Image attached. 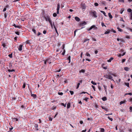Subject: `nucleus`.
<instances>
[{"label": "nucleus", "mask_w": 132, "mask_h": 132, "mask_svg": "<svg viewBox=\"0 0 132 132\" xmlns=\"http://www.w3.org/2000/svg\"><path fill=\"white\" fill-rule=\"evenodd\" d=\"M85 93H87L88 94V95H90L87 92H81V93H80V94H85Z\"/></svg>", "instance_id": "obj_43"}, {"label": "nucleus", "mask_w": 132, "mask_h": 132, "mask_svg": "<svg viewBox=\"0 0 132 132\" xmlns=\"http://www.w3.org/2000/svg\"><path fill=\"white\" fill-rule=\"evenodd\" d=\"M86 55L87 56L90 57V55L87 52L86 53Z\"/></svg>", "instance_id": "obj_39"}, {"label": "nucleus", "mask_w": 132, "mask_h": 132, "mask_svg": "<svg viewBox=\"0 0 132 132\" xmlns=\"http://www.w3.org/2000/svg\"><path fill=\"white\" fill-rule=\"evenodd\" d=\"M101 129V132H104L105 131V129L103 128H100Z\"/></svg>", "instance_id": "obj_21"}, {"label": "nucleus", "mask_w": 132, "mask_h": 132, "mask_svg": "<svg viewBox=\"0 0 132 132\" xmlns=\"http://www.w3.org/2000/svg\"><path fill=\"white\" fill-rule=\"evenodd\" d=\"M61 105L63 106H64V107H65L66 106V104H64V103H61Z\"/></svg>", "instance_id": "obj_46"}, {"label": "nucleus", "mask_w": 132, "mask_h": 132, "mask_svg": "<svg viewBox=\"0 0 132 132\" xmlns=\"http://www.w3.org/2000/svg\"><path fill=\"white\" fill-rule=\"evenodd\" d=\"M50 58H48L46 60V61H47V62L48 63L50 64L51 63V60H50Z\"/></svg>", "instance_id": "obj_8"}, {"label": "nucleus", "mask_w": 132, "mask_h": 132, "mask_svg": "<svg viewBox=\"0 0 132 132\" xmlns=\"http://www.w3.org/2000/svg\"><path fill=\"white\" fill-rule=\"evenodd\" d=\"M8 71L9 72L15 71V70L14 69H12V70L8 69Z\"/></svg>", "instance_id": "obj_34"}, {"label": "nucleus", "mask_w": 132, "mask_h": 132, "mask_svg": "<svg viewBox=\"0 0 132 132\" xmlns=\"http://www.w3.org/2000/svg\"><path fill=\"white\" fill-rule=\"evenodd\" d=\"M57 15V14L56 13H54L53 14V16L54 17L56 16Z\"/></svg>", "instance_id": "obj_42"}, {"label": "nucleus", "mask_w": 132, "mask_h": 132, "mask_svg": "<svg viewBox=\"0 0 132 132\" xmlns=\"http://www.w3.org/2000/svg\"><path fill=\"white\" fill-rule=\"evenodd\" d=\"M91 83L93 84L94 85H96L97 84L94 81H91Z\"/></svg>", "instance_id": "obj_29"}, {"label": "nucleus", "mask_w": 132, "mask_h": 132, "mask_svg": "<svg viewBox=\"0 0 132 132\" xmlns=\"http://www.w3.org/2000/svg\"><path fill=\"white\" fill-rule=\"evenodd\" d=\"M32 31L35 34H36V30L34 28H33L32 29Z\"/></svg>", "instance_id": "obj_36"}, {"label": "nucleus", "mask_w": 132, "mask_h": 132, "mask_svg": "<svg viewBox=\"0 0 132 132\" xmlns=\"http://www.w3.org/2000/svg\"><path fill=\"white\" fill-rule=\"evenodd\" d=\"M101 108L102 109H104L106 111H107V109L104 106H101Z\"/></svg>", "instance_id": "obj_22"}, {"label": "nucleus", "mask_w": 132, "mask_h": 132, "mask_svg": "<svg viewBox=\"0 0 132 132\" xmlns=\"http://www.w3.org/2000/svg\"><path fill=\"white\" fill-rule=\"evenodd\" d=\"M14 26L15 28H19L20 29L21 28V25H13Z\"/></svg>", "instance_id": "obj_11"}, {"label": "nucleus", "mask_w": 132, "mask_h": 132, "mask_svg": "<svg viewBox=\"0 0 132 132\" xmlns=\"http://www.w3.org/2000/svg\"><path fill=\"white\" fill-rule=\"evenodd\" d=\"M15 33L18 35H19V32H15Z\"/></svg>", "instance_id": "obj_63"}, {"label": "nucleus", "mask_w": 132, "mask_h": 132, "mask_svg": "<svg viewBox=\"0 0 132 132\" xmlns=\"http://www.w3.org/2000/svg\"><path fill=\"white\" fill-rule=\"evenodd\" d=\"M81 8L82 10L85 9H86V7L84 4H81Z\"/></svg>", "instance_id": "obj_13"}, {"label": "nucleus", "mask_w": 132, "mask_h": 132, "mask_svg": "<svg viewBox=\"0 0 132 132\" xmlns=\"http://www.w3.org/2000/svg\"><path fill=\"white\" fill-rule=\"evenodd\" d=\"M60 7V4L59 3H58L57 4V10H59Z\"/></svg>", "instance_id": "obj_27"}, {"label": "nucleus", "mask_w": 132, "mask_h": 132, "mask_svg": "<svg viewBox=\"0 0 132 132\" xmlns=\"http://www.w3.org/2000/svg\"><path fill=\"white\" fill-rule=\"evenodd\" d=\"M70 58L71 57L70 56H69L68 58V59L69 60V63L70 62Z\"/></svg>", "instance_id": "obj_35"}, {"label": "nucleus", "mask_w": 132, "mask_h": 132, "mask_svg": "<svg viewBox=\"0 0 132 132\" xmlns=\"http://www.w3.org/2000/svg\"><path fill=\"white\" fill-rule=\"evenodd\" d=\"M127 11L129 12H131V9L129 8V9H127Z\"/></svg>", "instance_id": "obj_37"}, {"label": "nucleus", "mask_w": 132, "mask_h": 132, "mask_svg": "<svg viewBox=\"0 0 132 132\" xmlns=\"http://www.w3.org/2000/svg\"><path fill=\"white\" fill-rule=\"evenodd\" d=\"M108 119L110 120L111 121H112L113 120V119L112 118H110L109 117H108Z\"/></svg>", "instance_id": "obj_40"}, {"label": "nucleus", "mask_w": 132, "mask_h": 132, "mask_svg": "<svg viewBox=\"0 0 132 132\" xmlns=\"http://www.w3.org/2000/svg\"><path fill=\"white\" fill-rule=\"evenodd\" d=\"M90 14L95 18H96L97 17V16L96 15V12L95 11H91Z\"/></svg>", "instance_id": "obj_2"}, {"label": "nucleus", "mask_w": 132, "mask_h": 132, "mask_svg": "<svg viewBox=\"0 0 132 132\" xmlns=\"http://www.w3.org/2000/svg\"><path fill=\"white\" fill-rule=\"evenodd\" d=\"M70 93L71 95H73L74 94V92L73 91H70Z\"/></svg>", "instance_id": "obj_45"}, {"label": "nucleus", "mask_w": 132, "mask_h": 132, "mask_svg": "<svg viewBox=\"0 0 132 132\" xmlns=\"http://www.w3.org/2000/svg\"><path fill=\"white\" fill-rule=\"evenodd\" d=\"M70 106V104L69 103H68L67 104V108L68 109L69 108Z\"/></svg>", "instance_id": "obj_15"}, {"label": "nucleus", "mask_w": 132, "mask_h": 132, "mask_svg": "<svg viewBox=\"0 0 132 132\" xmlns=\"http://www.w3.org/2000/svg\"><path fill=\"white\" fill-rule=\"evenodd\" d=\"M1 44H2V46H3L4 48H7L6 46L7 44V43L3 41L1 42Z\"/></svg>", "instance_id": "obj_5"}, {"label": "nucleus", "mask_w": 132, "mask_h": 132, "mask_svg": "<svg viewBox=\"0 0 132 132\" xmlns=\"http://www.w3.org/2000/svg\"><path fill=\"white\" fill-rule=\"evenodd\" d=\"M61 71V69H59V70H55V72H60Z\"/></svg>", "instance_id": "obj_38"}, {"label": "nucleus", "mask_w": 132, "mask_h": 132, "mask_svg": "<svg viewBox=\"0 0 132 132\" xmlns=\"http://www.w3.org/2000/svg\"><path fill=\"white\" fill-rule=\"evenodd\" d=\"M117 28L118 29V31H119L122 32L123 31V30L122 29L118 27Z\"/></svg>", "instance_id": "obj_31"}, {"label": "nucleus", "mask_w": 132, "mask_h": 132, "mask_svg": "<svg viewBox=\"0 0 132 132\" xmlns=\"http://www.w3.org/2000/svg\"><path fill=\"white\" fill-rule=\"evenodd\" d=\"M8 56L11 58H12V53H11V54H9L8 55Z\"/></svg>", "instance_id": "obj_32"}, {"label": "nucleus", "mask_w": 132, "mask_h": 132, "mask_svg": "<svg viewBox=\"0 0 132 132\" xmlns=\"http://www.w3.org/2000/svg\"><path fill=\"white\" fill-rule=\"evenodd\" d=\"M113 59V58L112 57H111L109 60H108L107 61L109 62H110Z\"/></svg>", "instance_id": "obj_14"}, {"label": "nucleus", "mask_w": 132, "mask_h": 132, "mask_svg": "<svg viewBox=\"0 0 132 132\" xmlns=\"http://www.w3.org/2000/svg\"><path fill=\"white\" fill-rule=\"evenodd\" d=\"M92 87L93 88V89L95 91V87L94 86L92 85Z\"/></svg>", "instance_id": "obj_51"}, {"label": "nucleus", "mask_w": 132, "mask_h": 132, "mask_svg": "<svg viewBox=\"0 0 132 132\" xmlns=\"http://www.w3.org/2000/svg\"><path fill=\"white\" fill-rule=\"evenodd\" d=\"M49 120L50 121H52V118L50 117L49 118Z\"/></svg>", "instance_id": "obj_52"}, {"label": "nucleus", "mask_w": 132, "mask_h": 132, "mask_svg": "<svg viewBox=\"0 0 132 132\" xmlns=\"http://www.w3.org/2000/svg\"><path fill=\"white\" fill-rule=\"evenodd\" d=\"M92 40L94 41H96V39L95 38H92Z\"/></svg>", "instance_id": "obj_61"}, {"label": "nucleus", "mask_w": 132, "mask_h": 132, "mask_svg": "<svg viewBox=\"0 0 132 132\" xmlns=\"http://www.w3.org/2000/svg\"><path fill=\"white\" fill-rule=\"evenodd\" d=\"M53 108L52 109V110H54L56 108V106H53Z\"/></svg>", "instance_id": "obj_53"}, {"label": "nucleus", "mask_w": 132, "mask_h": 132, "mask_svg": "<svg viewBox=\"0 0 132 132\" xmlns=\"http://www.w3.org/2000/svg\"><path fill=\"white\" fill-rule=\"evenodd\" d=\"M44 17L45 20L47 21H48L50 23V25H52V23L51 20L50 16L49 15H44Z\"/></svg>", "instance_id": "obj_1"}, {"label": "nucleus", "mask_w": 132, "mask_h": 132, "mask_svg": "<svg viewBox=\"0 0 132 132\" xmlns=\"http://www.w3.org/2000/svg\"><path fill=\"white\" fill-rule=\"evenodd\" d=\"M100 12L102 13L105 16H106V13L104 11H101Z\"/></svg>", "instance_id": "obj_33"}, {"label": "nucleus", "mask_w": 132, "mask_h": 132, "mask_svg": "<svg viewBox=\"0 0 132 132\" xmlns=\"http://www.w3.org/2000/svg\"><path fill=\"white\" fill-rule=\"evenodd\" d=\"M93 28L94 29H97V27H96L95 25H92L90 28L87 29V30L88 31H89Z\"/></svg>", "instance_id": "obj_4"}, {"label": "nucleus", "mask_w": 132, "mask_h": 132, "mask_svg": "<svg viewBox=\"0 0 132 132\" xmlns=\"http://www.w3.org/2000/svg\"><path fill=\"white\" fill-rule=\"evenodd\" d=\"M12 119V121H18V119L17 118H14Z\"/></svg>", "instance_id": "obj_16"}, {"label": "nucleus", "mask_w": 132, "mask_h": 132, "mask_svg": "<svg viewBox=\"0 0 132 132\" xmlns=\"http://www.w3.org/2000/svg\"><path fill=\"white\" fill-rule=\"evenodd\" d=\"M94 4L95 6H97L98 5V4L97 3H95Z\"/></svg>", "instance_id": "obj_54"}, {"label": "nucleus", "mask_w": 132, "mask_h": 132, "mask_svg": "<svg viewBox=\"0 0 132 132\" xmlns=\"http://www.w3.org/2000/svg\"><path fill=\"white\" fill-rule=\"evenodd\" d=\"M75 19L76 21L79 22L80 21V19L77 16H76L75 17Z\"/></svg>", "instance_id": "obj_10"}, {"label": "nucleus", "mask_w": 132, "mask_h": 132, "mask_svg": "<svg viewBox=\"0 0 132 132\" xmlns=\"http://www.w3.org/2000/svg\"><path fill=\"white\" fill-rule=\"evenodd\" d=\"M51 27L52 29H53V28H54L55 29V30L56 31V32L57 34L58 35V31H57V29L56 28V27H55V25H51Z\"/></svg>", "instance_id": "obj_6"}, {"label": "nucleus", "mask_w": 132, "mask_h": 132, "mask_svg": "<svg viewBox=\"0 0 132 132\" xmlns=\"http://www.w3.org/2000/svg\"><path fill=\"white\" fill-rule=\"evenodd\" d=\"M103 87H104V90H105V92H106H106H107V86H105V85H103Z\"/></svg>", "instance_id": "obj_19"}, {"label": "nucleus", "mask_w": 132, "mask_h": 132, "mask_svg": "<svg viewBox=\"0 0 132 132\" xmlns=\"http://www.w3.org/2000/svg\"><path fill=\"white\" fill-rule=\"evenodd\" d=\"M111 32H112V31L114 33H116V31L114 30L113 29H111Z\"/></svg>", "instance_id": "obj_58"}, {"label": "nucleus", "mask_w": 132, "mask_h": 132, "mask_svg": "<svg viewBox=\"0 0 132 132\" xmlns=\"http://www.w3.org/2000/svg\"><path fill=\"white\" fill-rule=\"evenodd\" d=\"M129 95L130 96L131 95H132V94L131 93H126L125 94V95Z\"/></svg>", "instance_id": "obj_41"}, {"label": "nucleus", "mask_w": 132, "mask_h": 132, "mask_svg": "<svg viewBox=\"0 0 132 132\" xmlns=\"http://www.w3.org/2000/svg\"><path fill=\"white\" fill-rule=\"evenodd\" d=\"M119 2H124V0H118Z\"/></svg>", "instance_id": "obj_56"}, {"label": "nucleus", "mask_w": 132, "mask_h": 132, "mask_svg": "<svg viewBox=\"0 0 132 132\" xmlns=\"http://www.w3.org/2000/svg\"><path fill=\"white\" fill-rule=\"evenodd\" d=\"M125 84L128 87H129V84L128 82V83L125 82Z\"/></svg>", "instance_id": "obj_25"}, {"label": "nucleus", "mask_w": 132, "mask_h": 132, "mask_svg": "<svg viewBox=\"0 0 132 132\" xmlns=\"http://www.w3.org/2000/svg\"><path fill=\"white\" fill-rule=\"evenodd\" d=\"M126 60L125 59H123L122 60V63H123Z\"/></svg>", "instance_id": "obj_55"}, {"label": "nucleus", "mask_w": 132, "mask_h": 132, "mask_svg": "<svg viewBox=\"0 0 132 132\" xmlns=\"http://www.w3.org/2000/svg\"><path fill=\"white\" fill-rule=\"evenodd\" d=\"M25 43H26V44H29L30 43L29 41L28 40H27L26 42Z\"/></svg>", "instance_id": "obj_50"}, {"label": "nucleus", "mask_w": 132, "mask_h": 132, "mask_svg": "<svg viewBox=\"0 0 132 132\" xmlns=\"http://www.w3.org/2000/svg\"><path fill=\"white\" fill-rule=\"evenodd\" d=\"M108 15L109 16V17L111 18H112V15L111 14V13H108Z\"/></svg>", "instance_id": "obj_28"}, {"label": "nucleus", "mask_w": 132, "mask_h": 132, "mask_svg": "<svg viewBox=\"0 0 132 132\" xmlns=\"http://www.w3.org/2000/svg\"><path fill=\"white\" fill-rule=\"evenodd\" d=\"M19 20H22V21H24V19L23 18H22L21 19H20Z\"/></svg>", "instance_id": "obj_62"}, {"label": "nucleus", "mask_w": 132, "mask_h": 132, "mask_svg": "<svg viewBox=\"0 0 132 132\" xmlns=\"http://www.w3.org/2000/svg\"><path fill=\"white\" fill-rule=\"evenodd\" d=\"M26 87V84L25 83H24L23 84V86H22V88H24Z\"/></svg>", "instance_id": "obj_49"}, {"label": "nucleus", "mask_w": 132, "mask_h": 132, "mask_svg": "<svg viewBox=\"0 0 132 132\" xmlns=\"http://www.w3.org/2000/svg\"><path fill=\"white\" fill-rule=\"evenodd\" d=\"M85 71L84 70L81 69V70H80L79 71V72H80V73L82 72L83 73H85Z\"/></svg>", "instance_id": "obj_24"}, {"label": "nucleus", "mask_w": 132, "mask_h": 132, "mask_svg": "<svg viewBox=\"0 0 132 132\" xmlns=\"http://www.w3.org/2000/svg\"><path fill=\"white\" fill-rule=\"evenodd\" d=\"M87 23V22L85 21H83L80 23V25H85Z\"/></svg>", "instance_id": "obj_12"}, {"label": "nucleus", "mask_w": 132, "mask_h": 132, "mask_svg": "<svg viewBox=\"0 0 132 132\" xmlns=\"http://www.w3.org/2000/svg\"><path fill=\"white\" fill-rule=\"evenodd\" d=\"M129 68L128 67H126L124 68V70L127 71H129Z\"/></svg>", "instance_id": "obj_26"}, {"label": "nucleus", "mask_w": 132, "mask_h": 132, "mask_svg": "<svg viewBox=\"0 0 132 132\" xmlns=\"http://www.w3.org/2000/svg\"><path fill=\"white\" fill-rule=\"evenodd\" d=\"M89 98H88L86 97L85 99H84V100H85L86 101H87V100Z\"/></svg>", "instance_id": "obj_57"}, {"label": "nucleus", "mask_w": 132, "mask_h": 132, "mask_svg": "<svg viewBox=\"0 0 132 132\" xmlns=\"http://www.w3.org/2000/svg\"><path fill=\"white\" fill-rule=\"evenodd\" d=\"M31 96L35 98L36 97V94H31Z\"/></svg>", "instance_id": "obj_30"}, {"label": "nucleus", "mask_w": 132, "mask_h": 132, "mask_svg": "<svg viewBox=\"0 0 132 132\" xmlns=\"http://www.w3.org/2000/svg\"><path fill=\"white\" fill-rule=\"evenodd\" d=\"M125 102H126V101H121L120 103V105H121L122 104L125 103Z\"/></svg>", "instance_id": "obj_20"}, {"label": "nucleus", "mask_w": 132, "mask_h": 132, "mask_svg": "<svg viewBox=\"0 0 132 132\" xmlns=\"http://www.w3.org/2000/svg\"><path fill=\"white\" fill-rule=\"evenodd\" d=\"M104 77L108 79H111L114 81V80L112 79L113 78L110 75H106L104 76Z\"/></svg>", "instance_id": "obj_3"}, {"label": "nucleus", "mask_w": 132, "mask_h": 132, "mask_svg": "<svg viewBox=\"0 0 132 132\" xmlns=\"http://www.w3.org/2000/svg\"><path fill=\"white\" fill-rule=\"evenodd\" d=\"M102 99L103 101H105L107 100V98L105 97H104L102 98Z\"/></svg>", "instance_id": "obj_18"}, {"label": "nucleus", "mask_w": 132, "mask_h": 132, "mask_svg": "<svg viewBox=\"0 0 132 132\" xmlns=\"http://www.w3.org/2000/svg\"><path fill=\"white\" fill-rule=\"evenodd\" d=\"M129 109L130 110V112H132V107L131 106H130L129 107Z\"/></svg>", "instance_id": "obj_60"}, {"label": "nucleus", "mask_w": 132, "mask_h": 132, "mask_svg": "<svg viewBox=\"0 0 132 132\" xmlns=\"http://www.w3.org/2000/svg\"><path fill=\"white\" fill-rule=\"evenodd\" d=\"M111 75H112L113 76H114V77H116V75H115V74H113V73H112L111 74Z\"/></svg>", "instance_id": "obj_64"}, {"label": "nucleus", "mask_w": 132, "mask_h": 132, "mask_svg": "<svg viewBox=\"0 0 132 132\" xmlns=\"http://www.w3.org/2000/svg\"><path fill=\"white\" fill-rule=\"evenodd\" d=\"M23 46V45H20L19 46V47L18 48V50L19 51H21L22 50V48Z\"/></svg>", "instance_id": "obj_9"}, {"label": "nucleus", "mask_w": 132, "mask_h": 132, "mask_svg": "<svg viewBox=\"0 0 132 132\" xmlns=\"http://www.w3.org/2000/svg\"><path fill=\"white\" fill-rule=\"evenodd\" d=\"M58 94L59 95H63V93L62 92H58Z\"/></svg>", "instance_id": "obj_48"}, {"label": "nucleus", "mask_w": 132, "mask_h": 132, "mask_svg": "<svg viewBox=\"0 0 132 132\" xmlns=\"http://www.w3.org/2000/svg\"><path fill=\"white\" fill-rule=\"evenodd\" d=\"M65 47V44H63L62 45V47H61V49L62 50H64V49Z\"/></svg>", "instance_id": "obj_23"}, {"label": "nucleus", "mask_w": 132, "mask_h": 132, "mask_svg": "<svg viewBox=\"0 0 132 132\" xmlns=\"http://www.w3.org/2000/svg\"><path fill=\"white\" fill-rule=\"evenodd\" d=\"M65 52V50H64L63 51L62 53V55H64Z\"/></svg>", "instance_id": "obj_44"}, {"label": "nucleus", "mask_w": 132, "mask_h": 132, "mask_svg": "<svg viewBox=\"0 0 132 132\" xmlns=\"http://www.w3.org/2000/svg\"><path fill=\"white\" fill-rule=\"evenodd\" d=\"M89 40V39H84V42H87V41H88Z\"/></svg>", "instance_id": "obj_59"}, {"label": "nucleus", "mask_w": 132, "mask_h": 132, "mask_svg": "<svg viewBox=\"0 0 132 132\" xmlns=\"http://www.w3.org/2000/svg\"><path fill=\"white\" fill-rule=\"evenodd\" d=\"M83 28V27H81L80 28V29H76V30L75 31H74V36H75L76 35V32L78 30H79V29H81L82 28Z\"/></svg>", "instance_id": "obj_17"}, {"label": "nucleus", "mask_w": 132, "mask_h": 132, "mask_svg": "<svg viewBox=\"0 0 132 132\" xmlns=\"http://www.w3.org/2000/svg\"><path fill=\"white\" fill-rule=\"evenodd\" d=\"M111 30H110V29H108L107 30L105 31L104 32V34H109V33L110 32H111Z\"/></svg>", "instance_id": "obj_7"}, {"label": "nucleus", "mask_w": 132, "mask_h": 132, "mask_svg": "<svg viewBox=\"0 0 132 132\" xmlns=\"http://www.w3.org/2000/svg\"><path fill=\"white\" fill-rule=\"evenodd\" d=\"M80 85V83H78V84H77V89H78L79 88Z\"/></svg>", "instance_id": "obj_47"}]
</instances>
